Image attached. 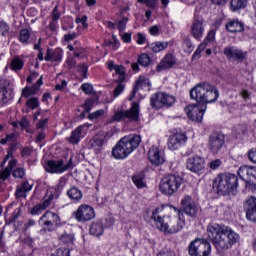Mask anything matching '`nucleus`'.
I'll return each instance as SVG.
<instances>
[{
  "mask_svg": "<svg viewBox=\"0 0 256 256\" xmlns=\"http://www.w3.org/2000/svg\"><path fill=\"white\" fill-rule=\"evenodd\" d=\"M207 233L208 237L212 239L214 247L220 252L231 249L239 241V234L225 225H209Z\"/></svg>",
  "mask_w": 256,
  "mask_h": 256,
  "instance_id": "f257e3e1",
  "label": "nucleus"
},
{
  "mask_svg": "<svg viewBox=\"0 0 256 256\" xmlns=\"http://www.w3.org/2000/svg\"><path fill=\"white\" fill-rule=\"evenodd\" d=\"M190 97L198 103H215L219 99V90L209 83H202L190 90Z\"/></svg>",
  "mask_w": 256,
  "mask_h": 256,
  "instance_id": "f03ea898",
  "label": "nucleus"
},
{
  "mask_svg": "<svg viewBox=\"0 0 256 256\" xmlns=\"http://www.w3.org/2000/svg\"><path fill=\"white\" fill-rule=\"evenodd\" d=\"M141 144V136H125L113 148L112 157L114 159H127L132 151H135Z\"/></svg>",
  "mask_w": 256,
  "mask_h": 256,
  "instance_id": "7ed1b4c3",
  "label": "nucleus"
},
{
  "mask_svg": "<svg viewBox=\"0 0 256 256\" xmlns=\"http://www.w3.org/2000/svg\"><path fill=\"white\" fill-rule=\"evenodd\" d=\"M239 179L231 173H221L213 180V189L218 195H229L237 189Z\"/></svg>",
  "mask_w": 256,
  "mask_h": 256,
  "instance_id": "20e7f679",
  "label": "nucleus"
},
{
  "mask_svg": "<svg viewBox=\"0 0 256 256\" xmlns=\"http://www.w3.org/2000/svg\"><path fill=\"white\" fill-rule=\"evenodd\" d=\"M181 185H183V177L177 174H168L162 178L159 189L163 195L171 197V195L177 193Z\"/></svg>",
  "mask_w": 256,
  "mask_h": 256,
  "instance_id": "39448f33",
  "label": "nucleus"
},
{
  "mask_svg": "<svg viewBox=\"0 0 256 256\" xmlns=\"http://www.w3.org/2000/svg\"><path fill=\"white\" fill-rule=\"evenodd\" d=\"M188 252L190 256H210L211 244L205 239L197 238L190 243Z\"/></svg>",
  "mask_w": 256,
  "mask_h": 256,
  "instance_id": "423d86ee",
  "label": "nucleus"
},
{
  "mask_svg": "<svg viewBox=\"0 0 256 256\" xmlns=\"http://www.w3.org/2000/svg\"><path fill=\"white\" fill-rule=\"evenodd\" d=\"M139 121V103L133 102L131 108L125 111H118L112 117V121Z\"/></svg>",
  "mask_w": 256,
  "mask_h": 256,
  "instance_id": "0eeeda50",
  "label": "nucleus"
},
{
  "mask_svg": "<svg viewBox=\"0 0 256 256\" xmlns=\"http://www.w3.org/2000/svg\"><path fill=\"white\" fill-rule=\"evenodd\" d=\"M238 175L242 181H245L250 187H256V167L241 166L238 169Z\"/></svg>",
  "mask_w": 256,
  "mask_h": 256,
  "instance_id": "6e6552de",
  "label": "nucleus"
},
{
  "mask_svg": "<svg viewBox=\"0 0 256 256\" xmlns=\"http://www.w3.org/2000/svg\"><path fill=\"white\" fill-rule=\"evenodd\" d=\"M190 33L196 41H201L205 35V20L201 16H194L190 26Z\"/></svg>",
  "mask_w": 256,
  "mask_h": 256,
  "instance_id": "1a4fd4ad",
  "label": "nucleus"
},
{
  "mask_svg": "<svg viewBox=\"0 0 256 256\" xmlns=\"http://www.w3.org/2000/svg\"><path fill=\"white\" fill-rule=\"evenodd\" d=\"M224 145L225 136L222 133L213 132L210 134L208 139V147L213 155H217V153L223 149Z\"/></svg>",
  "mask_w": 256,
  "mask_h": 256,
  "instance_id": "9d476101",
  "label": "nucleus"
},
{
  "mask_svg": "<svg viewBox=\"0 0 256 256\" xmlns=\"http://www.w3.org/2000/svg\"><path fill=\"white\" fill-rule=\"evenodd\" d=\"M74 216L79 223H87V221L95 219V210L89 205L82 204L78 207L77 211L74 212Z\"/></svg>",
  "mask_w": 256,
  "mask_h": 256,
  "instance_id": "9b49d317",
  "label": "nucleus"
},
{
  "mask_svg": "<svg viewBox=\"0 0 256 256\" xmlns=\"http://www.w3.org/2000/svg\"><path fill=\"white\" fill-rule=\"evenodd\" d=\"M73 167V162L69 160L66 164L63 160H49L46 165L47 173H65Z\"/></svg>",
  "mask_w": 256,
  "mask_h": 256,
  "instance_id": "f8f14e48",
  "label": "nucleus"
},
{
  "mask_svg": "<svg viewBox=\"0 0 256 256\" xmlns=\"http://www.w3.org/2000/svg\"><path fill=\"white\" fill-rule=\"evenodd\" d=\"M206 109L207 106L203 105H189L184 109V111L189 119L196 121L197 123H201L203 121V115H205Z\"/></svg>",
  "mask_w": 256,
  "mask_h": 256,
  "instance_id": "ddd939ff",
  "label": "nucleus"
},
{
  "mask_svg": "<svg viewBox=\"0 0 256 256\" xmlns=\"http://www.w3.org/2000/svg\"><path fill=\"white\" fill-rule=\"evenodd\" d=\"M186 167L192 173H199L205 169V159L199 155L189 157L186 162Z\"/></svg>",
  "mask_w": 256,
  "mask_h": 256,
  "instance_id": "4468645a",
  "label": "nucleus"
},
{
  "mask_svg": "<svg viewBox=\"0 0 256 256\" xmlns=\"http://www.w3.org/2000/svg\"><path fill=\"white\" fill-rule=\"evenodd\" d=\"M187 143V135L183 132H178L170 136L168 140V149L170 151H177L180 147H183Z\"/></svg>",
  "mask_w": 256,
  "mask_h": 256,
  "instance_id": "2eb2a0df",
  "label": "nucleus"
},
{
  "mask_svg": "<svg viewBox=\"0 0 256 256\" xmlns=\"http://www.w3.org/2000/svg\"><path fill=\"white\" fill-rule=\"evenodd\" d=\"M182 211L189 217H195L197 215V204L191 196H184L181 200Z\"/></svg>",
  "mask_w": 256,
  "mask_h": 256,
  "instance_id": "dca6fc26",
  "label": "nucleus"
},
{
  "mask_svg": "<svg viewBox=\"0 0 256 256\" xmlns=\"http://www.w3.org/2000/svg\"><path fill=\"white\" fill-rule=\"evenodd\" d=\"M223 54L225 57H227V59H233L234 61H243L247 55V53L235 46H228L224 48Z\"/></svg>",
  "mask_w": 256,
  "mask_h": 256,
  "instance_id": "f3484780",
  "label": "nucleus"
},
{
  "mask_svg": "<svg viewBox=\"0 0 256 256\" xmlns=\"http://www.w3.org/2000/svg\"><path fill=\"white\" fill-rule=\"evenodd\" d=\"M91 127V124L86 123L78 126L75 130L72 131L70 137L67 138L68 143L72 145H77L79 141H81V137H83V133H87V130Z\"/></svg>",
  "mask_w": 256,
  "mask_h": 256,
  "instance_id": "a211bd4d",
  "label": "nucleus"
},
{
  "mask_svg": "<svg viewBox=\"0 0 256 256\" xmlns=\"http://www.w3.org/2000/svg\"><path fill=\"white\" fill-rule=\"evenodd\" d=\"M246 218L252 223H256V197L250 196L244 203Z\"/></svg>",
  "mask_w": 256,
  "mask_h": 256,
  "instance_id": "6ab92c4d",
  "label": "nucleus"
},
{
  "mask_svg": "<svg viewBox=\"0 0 256 256\" xmlns=\"http://www.w3.org/2000/svg\"><path fill=\"white\" fill-rule=\"evenodd\" d=\"M11 82L5 78H0V103H7L11 99V94L13 90L9 88Z\"/></svg>",
  "mask_w": 256,
  "mask_h": 256,
  "instance_id": "aec40b11",
  "label": "nucleus"
},
{
  "mask_svg": "<svg viewBox=\"0 0 256 256\" xmlns=\"http://www.w3.org/2000/svg\"><path fill=\"white\" fill-rule=\"evenodd\" d=\"M148 159L153 165H163L165 163V156L159 148L152 146L148 152Z\"/></svg>",
  "mask_w": 256,
  "mask_h": 256,
  "instance_id": "412c9836",
  "label": "nucleus"
},
{
  "mask_svg": "<svg viewBox=\"0 0 256 256\" xmlns=\"http://www.w3.org/2000/svg\"><path fill=\"white\" fill-rule=\"evenodd\" d=\"M225 28L229 33H242V31H245V24L239 19H228Z\"/></svg>",
  "mask_w": 256,
  "mask_h": 256,
  "instance_id": "4be33fe9",
  "label": "nucleus"
},
{
  "mask_svg": "<svg viewBox=\"0 0 256 256\" xmlns=\"http://www.w3.org/2000/svg\"><path fill=\"white\" fill-rule=\"evenodd\" d=\"M176 63L175 56L173 54H166L164 58L157 65V71H165L171 69Z\"/></svg>",
  "mask_w": 256,
  "mask_h": 256,
  "instance_id": "5701e85b",
  "label": "nucleus"
},
{
  "mask_svg": "<svg viewBox=\"0 0 256 256\" xmlns=\"http://www.w3.org/2000/svg\"><path fill=\"white\" fill-rule=\"evenodd\" d=\"M105 141V136L103 135H96L90 141L88 142V149H93V151L98 154L102 147L103 143Z\"/></svg>",
  "mask_w": 256,
  "mask_h": 256,
  "instance_id": "b1692460",
  "label": "nucleus"
},
{
  "mask_svg": "<svg viewBox=\"0 0 256 256\" xmlns=\"http://www.w3.org/2000/svg\"><path fill=\"white\" fill-rule=\"evenodd\" d=\"M41 85H43V76H41L32 87H25L22 90V97H25V99H29L31 95H37Z\"/></svg>",
  "mask_w": 256,
  "mask_h": 256,
  "instance_id": "393cba45",
  "label": "nucleus"
},
{
  "mask_svg": "<svg viewBox=\"0 0 256 256\" xmlns=\"http://www.w3.org/2000/svg\"><path fill=\"white\" fill-rule=\"evenodd\" d=\"M157 230L161 231L165 235H171L173 233H179L181 229H183V226L180 225H157Z\"/></svg>",
  "mask_w": 256,
  "mask_h": 256,
  "instance_id": "a878e982",
  "label": "nucleus"
},
{
  "mask_svg": "<svg viewBox=\"0 0 256 256\" xmlns=\"http://www.w3.org/2000/svg\"><path fill=\"white\" fill-rule=\"evenodd\" d=\"M63 59V50L55 49L52 51L48 49L45 55V61H61Z\"/></svg>",
  "mask_w": 256,
  "mask_h": 256,
  "instance_id": "bb28decb",
  "label": "nucleus"
},
{
  "mask_svg": "<svg viewBox=\"0 0 256 256\" xmlns=\"http://www.w3.org/2000/svg\"><path fill=\"white\" fill-rule=\"evenodd\" d=\"M42 219H47L44 222V225H61V218H59V215L53 213V212H46Z\"/></svg>",
  "mask_w": 256,
  "mask_h": 256,
  "instance_id": "cd10ccee",
  "label": "nucleus"
},
{
  "mask_svg": "<svg viewBox=\"0 0 256 256\" xmlns=\"http://www.w3.org/2000/svg\"><path fill=\"white\" fill-rule=\"evenodd\" d=\"M150 105L154 109H162L163 108V92H156L150 98Z\"/></svg>",
  "mask_w": 256,
  "mask_h": 256,
  "instance_id": "c85d7f7f",
  "label": "nucleus"
},
{
  "mask_svg": "<svg viewBox=\"0 0 256 256\" xmlns=\"http://www.w3.org/2000/svg\"><path fill=\"white\" fill-rule=\"evenodd\" d=\"M247 1L248 0H231L229 5L230 11L237 13L241 11V9H245V7H247Z\"/></svg>",
  "mask_w": 256,
  "mask_h": 256,
  "instance_id": "c756f323",
  "label": "nucleus"
},
{
  "mask_svg": "<svg viewBox=\"0 0 256 256\" xmlns=\"http://www.w3.org/2000/svg\"><path fill=\"white\" fill-rule=\"evenodd\" d=\"M67 195L71 201H81L83 199V192L77 187H72L67 191Z\"/></svg>",
  "mask_w": 256,
  "mask_h": 256,
  "instance_id": "7c9ffc66",
  "label": "nucleus"
},
{
  "mask_svg": "<svg viewBox=\"0 0 256 256\" xmlns=\"http://www.w3.org/2000/svg\"><path fill=\"white\" fill-rule=\"evenodd\" d=\"M167 47H169V42H161V41H157L154 43H151L149 48L151 49V51H153V53H161V51H165V49H167Z\"/></svg>",
  "mask_w": 256,
  "mask_h": 256,
  "instance_id": "2f4dec72",
  "label": "nucleus"
},
{
  "mask_svg": "<svg viewBox=\"0 0 256 256\" xmlns=\"http://www.w3.org/2000/svg\"><path fill=\"white\" fill-rule=\"evenodd\" d=\"M176 101L175 96L162 92V107H173Z\"/></svg>",
  "mask_w": 256,
  "mask_h": 256,
  "instance_id": "473e14b6",
  "label": "nucleus"
},
{
  "mask_svg": "<svg viewBox=\"0 0 256 256\" xmlns=\"http://www.w3.org/2000/svg\"><path fill=\"white\" fill-rule=\"evenodd\" d=\"M163 206L157 207L153 212H152V219L154 220L155 223H158L159 225H163Z\"/></svg>",
  "mask_w": 256,
  "mask_h": 256,
  "instance_id": "72a5a7b5",
  "label": "nucleus"
},
{
  "mask_svg": "<svg viewBox=\"0 0 256 256\" xmlns=\"http://www.w3.org/2000/svg\"><path fill=\"white\" fill-rule=\"evenodd\" d=\"M23 65H25L23 60H21V58H19V56H16L11 61L10 69L12 71H21V69H23Z\"/></svg>",
  "mask_w": 256,
  "mask_h": 256,
  "instance_id": "f704fd0d",
  "label": "nucleus"
},
{
  "mask_svg": "<svg viewBox=\"0 0 256 256\" xmlns=\"http://www.w3.org/2000/svg\"><path fill=\"white\" fill-rule=\"evenodd\" d=\"M90 235L94 237H101L103 235L104 228L102 225H91L89 228Z\"/></svg>",
  "mask_w": 256,
  "mask_h": 256,
  "instance_id": "c9c22d12",
  "label": "nucleus"
},
{
  "mask_svg": "<svg viewBox=\"0 0 256 256\" xmlns=\"http://www.w3.org/2000/svg\"><path fill=\"white\" fill-rule=\"evenodd\" d=\"M143 176L137 174V175H134L132 177V181L134 183V185L138 188V189H143L146 187V184H145V181H143Z\"/></svg>",
  "mask_w": 256,
  "mask_h": 256,
  "instance_id": "e433bc0d",
  "label": "nucleus"
},
{
  "mask_svg": "<svg viewBox=\"0 0 256 256\" xmlns=\"http://www.w3.org/2000/svg\"><path fill=\"white\" fill-rule=\"evenodd\" d=\"M60 241H62V243H64L65 245H71L73 241H75V234L65 232L61 235Z\"/></svg>",
  "mask_w": 256,
  "mask_h": 256,
  "instance_id": "4c0bfd02",
  "label": "nucleus"
},
{
  "mask_svg": "<svg viewBox=\"0 0 256 256\" xmlns=\"http://www.w3.org/2000/svg\"><path fill=\"white\" fill-rule=\"evenodd\" d=\"M138 63L142 67H149V63H151V57H149V54L143 53L140 56H138Z\"/></svg>",
  "mask_w": 256,
  "mask_h": 256,
  "instance_id": "58836bf2",
  "label": "nucleus"
},
{
  "mask_svg": "<svg viewBox=\"0 0 256 256\" xmlns=\"http://www.w3.org/2000/svg\"><path fill=\"white\" fill-rule=\"evenodd\" d=\"M17 141V134L11 133L7 134L6 138H2L0 140L1 145H6L7 143H15Z\"/></svg>",
  "mask_w": 256,
  "mask_h": 256,
  "instance_id": "ea45409f",
  "label": "nucleus"
},
{
  "mask_svg": "<svg viewBox=\"0 0 256 256\" xmlns=\"http://www.w3.org/2000/svg\"><path fill=\"white\" fill-rule=\"evenodd\" d=\"M141 85H143V78H139L136 81V85L134 86L130 96H129V101H133V99H135V95H137V91H139V87H141Z\"/></svg>",
  "mask_w": 256,
  "mask_h": 256,
  "instance_id": "a19ab883",
  "label": "nucleus"
},
{
  "mask_svg": "<svg viewBox=\"0 0 256 256\" xmlns=\"http://www.w3.org/2000/svg\"><path fill=\"white\" fill-rule=\"evenodd\" d=\"M26 107H28L29 109H37V107H39V98L32 97L28 99L26 102Z\"/></svg>",
  "mask_w": 256,
  "mask_h": 256,
  "instance_id": "79ce46f5",
  "label": "nucleus"
},
{
  "mask_svg": "<svg viewBox=\"0 0 256 256\" xmlns=\"http://www.w3.org/2000/svg\"><path fill=\"white\" fill-rule=\"evenodd\" d=\"M207 48V42H203L201 43L197 50L194 52L193 56H192V59H195V58H198L201 57V53H203V51H205V49Z\"/></svg>",
  "mask_w": 256,
  "mask_h": 256,
  "instance_id": "37998d69",
  "label": "nucleus"
},
{
  "mask_svg": "<svg viewBox=\"0 0 256 256\" xmlns=\"http://www.w3.org/2000/svg\"><path fill=\"white\" fill-rule=\"evenodd\" d=\"M104 115H105V110L100 109V110H97V111H95L93 113H90L88 115V119L90 121H95V119H99V117H103Z\"/></svg>",
  "mask_w": 256,
  "mask_h": 256,
  "instance_id": "c03bdc74",
  "label": "nucleus"
},
{
  "mask_svg": "<svg viewBox=\"0 0 256 256\" xmlns=\"http://www.w3.org/2000/svg\"><path fill=\"white\" fill-rule=\"evenodd\" d=\"M114 70L116 71V75H119V81H125V67L117 65Z\"/></svg>",
  "mask_w": 256,
  "mask_h": 256,
  "instance_id": "a18cd8bd",
  "label": "nucleus"
},
{
  "mask_svg": "<svg viewBox=\"0 0 256 256\" xmlns=\"http://www.w3.org/2000/svg\"><path fill=\"white\" fill-rule=\"evenodd\" d=\"M30 38H31V34L29 33V30L22 29L20 31V41H21V43H27V41H29Z\"/></svg>",
  "mask_w": 256,
  "mask_h": 256,
  "instance_id": "49530a36",
  "label": "nucleus"
},
{
  "mask_svg": "<svg viewBox=\"0 0 256 256\" xmlns=\"http://www.w3.org/2000/svg\"><path fill=\"white\" fill-rule=\"evenodd\" d=\"M93 105H95V100L87 99L82 106L84 108V113H89V111L93 109Z\"/></svg>",
  "mask_w": 256,
  "mask_h": 256,
  "instance_id": "de8ad7c7",
  "label": "nucleus"
},
{
  "mask_svg": "<svg viewBox=\"0 0 256 256\" xmlns=\"http://www.w3.org/2000/svg\"><path fill=\"white\" fill-rule=\"evenodd\" d=\"M19 217H21V207H18L13 211L11 217L9 218V223H15Z\"/></svg>",
  "mask_w": 256,
  "mask_h": 256,
  "instance_id": "09e8293b",
  "label": "nucleus"
},
{
  "mask_svg": "<svg viewBox=\"0 0 256 256\" xmlns=\"http://www.w3.org/2000/svg\"><path fill=\"white\" fill-rule=\"evenodd\" d=\"M128 21H129V18H127V17H124L123 19L118 21L117 27H118V31H120V33H123L125 31Z\"/></svg>",
  "mask_w": 256,
  "mask_h": 256,
  "instance_id": "8fccbe9b",
  "label": "nucleus"
},
{
  "mask_svg": "<svg viewBox=\"0 0 256 256\" xmlns=\"http://www.w3.org/2000/svg\"><path fill=\"white\" fill-rule=\"evenodd\" d=\"M7 33H9V25H7L6 22L1 21L0 22V35L2 37H5V35H7Z\"/></svg>",
  "mask_w": 256,
  "mask_h": 256,
  "instance_id": "3c124183",
  "label": "nucleus"
},
{
  "mask_svg": "<svg viewBox=\"0 0 256 256\" xmlns=\"http://www.w3.org/2000/svg\"><path fill=\"white\" fill-rule=\"evenodd\" d=\"M15 197L16 199H25L27 198V192L23 190L21 187H17L15 192Z\"/></svg>",
  "mask_w": 256,
  "mask_h": 256,
  "instance_id": "603ef678",
  "label": "nucleus"
},
{
  "mask_svg": "<svg viewBox=\"0 0 256 256\" xmlns=\"http://www.w3.org/2000/svg\"><path fill=\"white\" fill-rule=\"evenodd\" d=\"M137 1L142 5H146V7H149L150 9H155V5L157 3V0H137Z\"/></svg>",
  "mask_w": 256,
  "mask_h": 256,
  "instance_id": "864d4df0",
  "label": "nucleus"
},
{
  "mask_svg": "<svg viewBox=\"0 0 256 256\" xmlns=\"http://www.w3.org/2000/svg\"><path fill=\"white\" fill-rule=\"evenodd\" d=\"M13 177H15V179H23V177H25V169L17 168L13 171Z\"/></svg>",
  "mask_w": 256,
  "mask_h": 256,
  "instance_id": "5fc2aeb1",
  "label": "nucleus"
},
{
  "mask_svg": "<svg viewBox=\"0 0 256 256\" xmlns=\"http://www.w3.org/2000/svg\"><path fill=\"white\" fill-rule=\"evenodd\" d=\"M81 89L86 95H91V93H93V86L89 83L82 84Z\"/></svg>",
  "mask_w": 256,
  "mask_h": 256,
  "instance_id": "6e6d98bb",
  "label": "nucleus"
},
{
  "mask_svg": "<svg viewBox=\"0 0 256 256\" xmlns=\"http://www.w3.org/2000/svg\"><path fill=\"white\" fill-rule=\"evenodd\" d=\"M65 185H67V177L63 176L60 178L58 185H57V191H59V193H61V191H63V187H65Z\"/></svg>",
  "mask_w": 256,
  "mask_h": 256,
  "instance_id": "4d7b16f0",
  "label": "nucleus"
},
{
  "mask_svg": "<svg viewBox=\"0 0 256 256\" xmlns=\"http://www.w3.org/2000/svg\"><path fill=\"white\" fill-rule=\"evenodd\" d=\"M222 164L223 162L221 161V159H215L209 163V167L210 169L215 170V169H219L220 165Z\"/></svg>",
  "mask_w": 256,
  "mask_h": 256,
  "instance_id": "13d9d810",
  "label": "nucleus"
},
{
  "mask_svg": "<svg viewBox=\"0 0 256 256\" xmlns=\"http://www.w3.org/2000/svg\"><path fill=\"white\" fill-rule=\"evenodd\" d=\"M88 67L86 64H81L80 66H78V71L79 73H81L82 77H84V79H87V71H88Z\"/></svg>",
  "mask_w": 256,
  "mask_h": 256,
  "instance_id": "bf43d9fd",
  "label": "nucleus"
},
{
  "mask_svg": "<svg viewBox=\"0 0 256 256\" xmlns=\"http://www.w3.org/2000/svg\"><path fill=\"white\" fill-rule=\"evenodd\" d=\"M61 14L59 13V6H55L52 12V21H59Z\"/></svg>",
  "mask_w": 256,
  "mask_h": 256,
  "instance_id": "052dcab7",
  "label": "nucleus"
},
{
  "mask_svg": "<svg viewBox=\"0 0 256 256\" xmlns=\"http://www.w3.org/2000/svg\"><path fill=\"white\" fill-rule=\"evenodd\" d=\"M184 47H186V51L188 53H192L193 49H195V46H193V43L191 42L190 39H186L184 41Z\"/></svg>",
  "mask_w": 256,
  "mask_h": 256,
  "instance_id": "680f3d73",
  "label": "nucleus"
},
{
  "mask_svg": "<svg viewBox=\"0 0 256 256\" xmlns=\"http://www.w3.org/2000/svg\"><path fill=\"white\" fill-rule=\"evenodd\" d=\"M125 89L123 84H118V86L114 89V97H119Z\"/></svg>",
  "mask_w": 256,
  "mask_h": 256,
  "instance_id": "e2e57ef3",
  "label": "nucleus"
},
{
  "mask_svg": "<svg viewBox=\"0 0 256 256\" xmlns=\"http://www.w3.org/2000/svg\"><path fill=\"white\" fill-rule=\"evenodd\" d=\"M248 159L249 161H251L252 163L256 164V148H252L249 152H248Z\"/></svg>",
  "mask_w": 256,
  "mask_h": 256,
  "instance_id": "0e129e2a",
  "label": "nucleus"
},
{
  "mask_svg": "<svg viewBox=\"0 0 256 256\" xmlns=\"http://www.w3.org/2000/svg\"><path fill=\"white\" fill-rule=\"evenodd\" d=\"M9 175H11V171L5 168L2 172H0V180L5 181L9 179Z\"/></svg>",
  "mask_w": 256,
  "mask_h": 256,
  "instance_id": "69168bd1",
  "label": "nucleus"
},
{
  "mask_svg": "<svg viewBox=\"0 0 256 256\" xmlns=\"http://www.w3.org/2000/svg\"><path fill=\"white\" fill-rule=\"evenodd\" d=\"M20 187L26 193H29V191H31V189H33V185L29 184L28 181L23 182Z\"/></svg>",
  "mask_w": 256,
  "mask_h": 256,
  "instance_id": "338daca9",
  "label": "nucleus"
},
{
  "mask_svg": "<svg viewBox=\"0 0 256 256\" xmlns=\"http://www.w3.org/2000/svg\"><path fill=\"white\" fill-rule=\"evenodd\" d=\"M157 256H175L173 251H160Z\"/></svg>",
  "mask_w": 256,
  "mask_h": 256,
  "instance_id": "774afa93",
  "label": "nucleus"
}]
</instances>
